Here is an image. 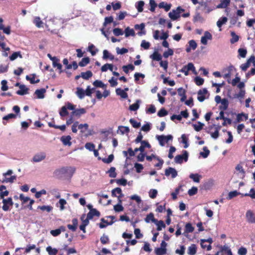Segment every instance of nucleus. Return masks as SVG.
Segmentation results:
<instances>
[{"label": "nucleus", "mask_w": 255, "mask_h": 255, "mask_svg": "<svg viewBox=\"0 0 255 255\" xmlns=\"http://www.w3.org/2000/svg\"><path fill=\"white\" fill-rule=\"evenodd\" d=\"M75 169L72 167H61L57 169L55 171L56 175H62L63 174H73L74 173Z\"/></svg>", "instance_id": "f257e3e1"}, {"label": "nucleus", "mask_w": 255, "mask_h": 255, "mask_svg": "<svg viewBox=\"0 0 255 255\" xmlns=\"http://www.w3.org/2000/svg\"><path fill=\"white\" fill-rule=\"evenodd\" d=\"M2 202L3 203L2 209L4 211L10 210L13 205V202L11 197L3 199Z\"/></svg>", "instance_id": "f03ea898"}, {"label": "nucleus", "mask_w": 255, "mask_h": 255, "mask_svg": "<svg viewBox=\"0 0 255 255\" xmlns=\"http://www.w3.org/2000/svg\"><path fill=\"white\" fill-rule=\"evenodd\" d=\"M156 138L159 141V144L161 146H163L166 142H167L170 140H172L173 137L171 135H168L166 136L164 135H157L156 136Z\"/></svg>", "instance_id": "7ed1b4c3"}, {"label": "nucleus", "mask_w": 255, "mask_h": 255, "mask_svg": "<svg viewBox=\"0 0 255 255\" xmlns=\"http://www.w3.org/2000/svg\"><path fill=\"white\" fill-rule=\"evenodd\" d=\"M188 158V153L186 150H184L183 154L176 155L174 158V161L176 163H181L183 160L187 161Z\"/></svg>", "instance_id": "20e7f679"}, {"label": "nucleus", "mask_w": 255, "mask_h": 255, "mask_svg": "<svg viewBox=\"0 0 255 255\" xmlns=\"http://www.w3.org/2000/svg\"><path fill=\"white\" fill-rule=\"evenodd\" d=\"M108 218H111L112 220L110 222H108L107 220H105L104 218L101 219V223L99 224V227L101 229L106 228L108 225H112L115 221H113L115 219L114 216H109Z\"/></svg>", "instance_id": "39448f33"}, {"label": "nucleus", "mask_w": 255, "mask_h": 255, "mask_svg": "<svg viewBox=\"0 0 255 255\" xmlns=\"http://www.w3.org/2000/svg\"><path fill=\"white\" fill-rule=\"evenodd\" d=\"M46 157V154L44 152H40L35 154L31 161L33 162H39L43 160Z\"/></svg>", "instance_id": "423d86ee"}, {"label": "nucleus", "mask_w": 255, "mask_h": 255, "mask_svg": "<svg viewBox=\"0 0 255 255\" xmlns=\"http://www.w3.org/2000/svg\"><path fill=\"white\" fill-rule=\"evenodd\" d=\"M212 39V34L208 31L204 32V35L201 37V42L204 45H207L208 40H211Z\"/></svg>", "instance_id": "0eeeda50"}, {"label": "nucleus", "mask_w": 255, "mask_h": 255, "mask_svg": "<svg viewBox=\"0 0 255 255\" xmlns=\"http://www.w3.org/2000/svg\"><path fill=\"white\" fill-rule=\"evenodd\" d=\"M198 97L197 99L200 102H203L205 99V95H207L208 94V91L206 88H204L202 90H200L198 92Z\"/></svg>", "instance_id": "6e6552de"}, {"label": "nucleus", "mask_w": 255, "mask_h": 255, "mask_svg": "<svg viewBox=\"0 0 255 255\" xmlns=\"http://www.w3.org/2000/svg\"><path fill=\"white\" fill-rule=\"evenodd\" d=\"M246 217L247 220L249 223L252 224L255 223V216L252 211H247L246 214Z\"/></svg>", "instance_id": "1a4fd4ad"}, {"label": "nucleus", "mask_w": 255, "mask_h": 255, "mask_svg": "<svg viewBox=\"0 0 255 255\" xmlns=\"http://www.w3.org/2000/svg\"><path fill=\"white\" fill-rule=\"evenodd\" d=\"M199 4L201 7H203V9L205 11V12L207 13H209L213 10V9L208 6L207 1H205L203 0H201L199 1Z\"/></svg>", "instance_id": "9d476101"}, {"label": "nucleus", "mask_w": 255, "mask_h": 255, "mask_svg": "<svg viewBox=\"0 0 255 255\" xmlns=\"http://www.w3.org/2000/svg\"><path fill=\"white\" fill-rule=\"evenodd\" d=\"M189 45L186 48L187 53L191 52V50H194L197 46V43L194 40H191L188 42Z\"/></svg>", "instance_id": "9b49d317"}, {"label": "nucleus", "mask_w": 255, "mask_h": 255, "mask_svg": "<svg viewBox=\"0 0 255 255\" xmlns=\"http://www.w3.org/2000/svg\"><path fill=\"white\" fill-rule=\"evenodd\" d=\"M217 120L222 119L224 121V123L222 124L223 126H226V121H227V124L229 125H231L232 124V120L227 118H225L224 117V111H222L220 112L219 116L216 118Z\"/></svg>", "instance_id": "f8f14e48"}, {"label": "nucleus", "mask_w": 255, "mask_h": 255, "mask_svg": "<svg viewBox=\"0 0 255 255\" xmlns=\"http://www.w3.org/2000/svg\"><path fill=\"white\" fill-rule=\"evenodd\" d=\"M66 230L64 226H60L58 229L52 230L50 231V234L54 237H57L62 232H65Z\"/></svg>", "instance_id": "ddd939ff"}, {"label": "nucleus", "mask_w": 255, "mask_h": 255, "mask_svg": "<svg viewBox=\"0 0 255 255\" xmlns=\"http://www.w3.org/2000/svg\"><path fill=\"white\" fill-rule=\"evenodd\" d=\"M71 140V137L70 135L62 136L60 138V140L64 145L71 146L72 144Z\"/></svg>", "instance_id": "4468645a"}, {"label": "nucleus", "mask_w": 255, "mask_h": 255, "mask_svg": "<svg viewBox=\"0 0 255 255\" xmlns=\"http://www.w3.org/2000/svg\"><path fill=\"white\" fill-rule=\"evenodd\" d=\"M72 225L68 224V228L73 232H75L77 228L78 221L77 218H74L72 220Z\"/></svg>", "instance_id": "2eb2a0df"}, {"label": "nucleus", "mask_w": 255, "mask_h": 255, "mask_svg": "<svg viewBox=\"0 0 255 255\" xmlns=\"http://www.w3.org/2000/svg\"><path fill=\"white\" fill-rule=\"evenodd\" d=\"M29 89L24 85L20 86L19 90L17 91L16 93L18 95H24L28 93Z\"/></svg>", "instance_id": "dca6fc26"}, {"label": "nucleus", "mask_w": 255, "mask_h": 255, "mask_svg": "<svg viewBox=\"0 0 255 255\" xmlns=\"http://www.w3.org/2000/svg\"><path fill=\"white\" fill-rule=\"evenodd\" d=\"M46 92V90L44 88L37 89L35 91L34 94L36 96L38 99H43L45 97L44 94Z\"/></svg>", "instance_id": "f3484780"}, {"label": "nucleus", "mask_w": 255, "mask_h": 255, "mask_svg": "<svg viewBox=\"0 0 255 255\" xmlns=\"http://www.w3.org/2000/svg\"><path fill=\"white\" fill-rule=\"evenodd\" d=\"M100 215V212L96 209L91 210L87 214L89 219H93L94 216L99 217Z\"/></svg>", "instance_id": "a211bd4d"}, {"label": "nucleus", "mask_w": 255, "mask_h": 255, "mask_svg": "<svg viewBox=\"0 0 255 255\" xmlns=\"http://www.w3.org/2000/svg\"><path fill=\"white\" fill-rule=\"evenodd\" d=\"M141 145L139 147V151L141 152H144V149L145 148H150L151 147L150 144L146 140L141 141Z\"/></svg>", "instance_id": "6ab92c4d"}, {"label": "nucleus", "mask_w": 255, "mask_h": 255, "mask_svg": "<svg viewBox=\"0 0 255 255\" xmlns=\"http://www.w3.org/2000/svg\"><path fill=\"white\" fill-rule=\"evenodd\" d=\"M177 92L179 96L181 97L180 101L181 102L185 101V100L186 99L185 90L183 89V88L180 87L177 89Z\"/></svg>", "instance_id": "aec40b11"}, {"label": "nucleus", "mask_w": 255, "mask_h": 255, "mask_svg": "<svg viewBox=\"0 0 255 255\" xmlns=\"http://www.w3.org/2000/svg\"><path fill=\"white\" fill-rule=\"evenodd\" d=\"M112 194L113 196L117 197L120 199L122 195V189L119 187L116 188L112 190Z\"/></svg>", "instance_id": "412c9836"}, {"label": "nucleus", "mask_w": 255, "mask_h": 255, "mask_svg": "<svg viewBox=\"0 0 255 255\" xmlns=\"http://www.w3.org/2000/svg\"><path fill=\"white\" fill-rule=\"evenodd\" d=\"M231 0H221L220 3L217 6L218 8H226L230 4Z\"/></svg>", "instance_id": "4be33fe9"}, {"label": "nucleus", "mask_w": 255, "mask_h": 255, "mask_svg": "<svg viewBox=\"0 0 255 255\" xmlns=\"http://www.w3.org/2000/svg\"><path fill=\"white\" fill-rule=\"evenodd\" d=\"M214 184V180L212 179H210L204 183L203 187L205 190H209L213 187Z\"/></svg>", "instance_id": "5701e85b"}, {"label": "nucleus", "mask_w": 255, "mask_h": 255, "mask_svg": "<svg viewBox=\"0 0 255 255\" xmlns=\"http://www.w3.org/2000/svg\"><path fill=\"white\" fill-rule=\"evenodd\" d=\"M158 7L160 8H164L166 11H168L170 10L171 7V4L162 1L159 3Z\"/></svg>", "instance_id": "b1692460"}, {"label": "nucleus", "mask_w": 255, "mask_h": 255, "mask_svg": "<svg viewBox=\"0 0 255 255\" xmlns=\"http://www.w3.org/2000/svg\"><path fill=\"white\" fill-rule=\"evenodd\" d=\"M59 62L60 60L58 58H56L55 60L52 61V65L53 67H56L58 70H59V72L61 73L62 72V65H61V64L59 63Z\"/></svg>", "instance_id": "393cba45"}, {"label": "nucleus", "mask_w": 255, "mask_h": 255, "mask_svg": "<svg viewBox=\"0 0 255 255\" xmlns=\"http://www.w3.org/2000/svg\"><path fill=\"white\" fill-rule=\"evenodd\" d=\"M103 59L106 60L108 59L113 60L114 59V56L111 54L107 50H104L103 51Z\"/></svg>", "instance_id": "a878e982"}, {"label": "nucleus", "mask_w": 255, "mask_h": 255, "mask_svg": "<svg viewBox=\"0 0 255 255\" xmlns=\"http://www.w3.org/2000/svg\"><path fill=\"white\" fill-rule=\"evenodd\" d=\"M76 94L80 99H83L86 95L85 90L80 87L77 88Z\"/></svg>", "instance_id": "bb28decb"}, {"label": "nucleus", "mask_w": 255, "mask_h": 255, "mask_svg": "<svg viewBox=\"0 0 255 255\" xmlns=\"http://www.w3.org/2000/svg\"><path fill=\"white\" fill-rule=\"evenodd\" d=\"M116 94L118 95H119L121 97V98L123 99H126L128 98V94L125 92V90L121 89V88H117L116 90Z\"/></svg>", "instance_id": "cd10ccee"}, {"label": "nucleus", "mask_w": 255, "mask_h": 255, "mask_svg": "<svg viewBox=\"0 0 255 255\" xmlns=\"http://www.w3.org/2000/svg\"><path fill=\"white\" fill-rule=\"evenodd\" d=\"M86 112V110L84 108H81L74 110L72 112V115H75L78 117H80L81 115L85 114Z\"/></svg>", "instance_id": "c85d7f7f"}, {"label": "nucleus", "mask_w": 255, "mask_h": 255, "mask_svg": "<svg viewBox=\"0 0 255 255\" xmlns=\"http://www.w3.org/2000/svg\"><path fill=\"white\" fill-rule=\"evenodd\" d=\"M93 85L97 88H102L103 89H106L107 88L106 85L104 84L102 81L100 80H97L95 81L93 83Z\"/></svg>", "instance_id": "c756f323"}, {"label": "nucleus", "mask_w": 255, "mask_h": 255, "mask_svg": "<svg viewBox=\"0 0 255 255\" xmlns=\"http://www.w3.org/2000/svg\"><path fill=\"white\" fill-rule=\"evenodd\" d=\"M165 175H177V172L175 169L172 167H169L165 170Z\"/></svg>", "instance_id": "7c9ffc66"}, {"label": "nucleus", "mask_w": 255, "mask_h": 255, "mask_svg": "<svg viewBox=\"0 0 255 255\" xmlns=\"http://www.w3.org/2000/svg\"><path fill=\"white\" fill-rule=\"evenodd\" d=\"M125 37H128L129 36H133L135 35V32L133 29L130 28L129 27H127L125 30Z\"/></svg>", "instance_id": "2f4dec72"}, {"label": "nucleus", "mask_w": 255, "mask_h": 255, "mask_svg": "<svg viewBox=\"0 0 255 255\" xmlns=\"http://www.w3.org/2000/svg\"><path fill=\"white\" fill-rule=\"evenodd\" d=\"M145 221L146 223H149L150 221L156 223V222H157V220L154 218L153 214L152 213H150L146 216L145 218Z\"/></svg>", "instance_id": "473e14b6"}, {"label": "nucleus", "mask_w": 255, "mask_h": 255, "mask_svg": "<svg viewBox=\"0 0 255 255\" xmlns=\"http://www.w3.org/2000/svg\"><path fill=\"white\" fill-rule=\"evenodd\" d=\"M197 252V248L195 244H192L188 249V254L190 255H194Z\"/></svg>", "instance_id": "72a5a7b5"}, {"label": "nucleus", "mask_w": 255, "mask_h": 255, "mask_svg": "<svg viewBox=\"0 0 255 255\" xmlns=\"http://www.w3.org/2000/svg\"><path fill=\"white\" fill-rule=\"evenodd\" d=\"M221 105H222L220 107V109L223 111L226 110L229 105L228 100L225 98L223 99L221 102Z\"/></svg>", "instance_id": "f704fd0d"}, {"label": "nucleus", "mask_w": 255, "mask_h": 255, "mask_svg": "<svg viewBox=\"0 0 255 255\" xmlns=\"http://www.w3.org/2000/svg\"><path fill=\"white\" fill-rule=\"evenodd\" d=\"M150 57L153 60L157 61H160L162 59L161 55L156 51L154 52L152 55H151Z\"/></svg>", "instance_id": "c9c22d12"}, {"label": "nucleus", "mask_w": 255, "mask_h": 255, "mask_svg": "<svg viewBox=\"0 0 255 255\" xmlns=\"http://www.w3.org/2000/svg\"><path fill=\"white\" fill-rule=\"evenodd\" d=\"M194 230V228L192 226L191 223H188L185 225L184 233H192Z\"/></svg>", "instance_id": "e433bc0d"}, {"label": "nucleus", "mask_w": 255, "mask_h": 255, "mask_svg": "<svg viewBox=\"0 0 255 255\" xmlns=\"http://www.w3.org/2000/svg\"><path fill=\"white\" fill-rule=\"evenodd\" d=\"M119 131H120L122 134H124L128 133L129 132V128L128 127L121 126L118 127V132Z\"/></svg>", "instance_id": "4c0bfd02"}, {"label": "nucleus", "mask_w": 255, "mask_h": 255, "mask_svg": "<svg viewBox=\"0 0 255 255\" xmlns=\"http://www.w3.org/2000/svg\"><path fill=\"white\" fill-rule=\"evenodd\" d=\"M140 102V100H137L135 103L131 105L129 107V110L131 111H137L139 109Z\"/></svg>", "instance_id": "58836bf2"}, {"label": "nucleus", "mask_w": 255, "mask_h": 255, "mask_svg": "<svg viewBox=\"0 0 255 255\" xmlns=\"http://www.w3.org/2000/svg\"><path fill=\"white\" fill-rule=\"evenodd\" d=\"M93 75V73L91 71H87L86 72L81 73V77L85 80H88Z\"/></svg>", "instance_id": "ea45409f"}, {"label": "nucleus", "mask_w": 255, "mask_h": 255, "mask_svg": "<svg viewBox=\"0 0 255 255\" xmlns=\"http://www.w3.org/2000/svg\"><path fill=\"white\" fill-rule=\"evenodd\" d=\"M227 20L228 19L226 17H222L220 18L217 22V26L219 28H221L223 24L226 23Z\"/></svg>", "instance_id": "a19ab883"}, {"label": "nucleus", "mask_w": 255, "mask_h": 255, "mask_svg": "<svg viewBox=\"0 0 255 255\" xmlns=\"http://www.w3.org/2000/svg\"><path fill=\"white\" fill-rule=\"evenodd\" d=\"M192 126L196 131H199L203 128L204 124L200 122H198L197 124H193Z\"/></svg>", "instance_id": "79ce46f5"}, {"label": "nucleus", "mask_w": 255, "mask_h": 255, "mask_svg": "<svg viewBox=\"0 0 255 255\" xmlns=\"http://www.w3.org/2000/svg\"><path fill=\"white\" fill-rule=\"evenodd\" d=\"M168 16L172 20H176L179 18V15L176 11H174V9H173L171 11L169 12Z\"/></svg>", "instance_id": "37998d69"}, {"label": "nucleus", "mask_w": 255, "mask_h": 255, "mask_svg": "<svg viewBox=\"0 0 255 255\" xmlns=\"http://www.w3.org/2000/svg\"><path fill=\"white\" fill-rule=\"evenodd\" d=\"M38 209H40L42 211H47V212H50L52 211L53 209V207L51 206L48 205V206H39L37 207Z\"/></svg>", "instance_id": "c03bdc74"}, {"label": "nucleus", "mask_w": 255, "mask_h": 255, "mask_svg": "<svg viewBox=\"0 0 255 255\" xmlns=\"http://www.w3.org/2000/svg\"><path fill=\"white\" fill-rule=\"evenodd\" d=\"M248 115H246L244 113L239 114L237 115V120L238 122H240L241 121H243L244 120H247L248 119Z\"/></svg>", "instance_id": "a18cd8bd"}, {"label": "nucleus", "mask_w": 255, "mask_h": 255, "mask_svg": "<svg viewBox=\"0 0 255 255\" xmlns=\"http://www.w3.org/2000/svg\"><path fill=\"white\" fill-rule=\"evenodd\" d=\"M156 226H157V230L158 231H160L162 230V228H165V224H164V222L162 220L158 221L157 222H156V223H154Z\"/></svg>", "instance_id": "49530a36"}, {"label": "nucleus", "mask_w": 255, "mask_h": 255, "mask_svg": "<svg viewBox=\"0 0 255 255\" xmlns=\"http://www.w3.org/2000/svg\"><path fill=\"white\" fill-rule=\"evenodd\" d=\"M167 250L163 248H158L155 249V252L156 255H164L166 254Z\"/></svg>", "instance_id": "de8ad7c7"}, {"label": "nucleus", "mask_w": 255, "mask_h": 255, "mask_svg": "<svg viewBox=\"0 0 255 255\" xmlns=\"http://www.w3.org/2000/svg\"><path fill=\"white\" fill-rule=\"evenodd\" d=\"M134 69V67L132 64H128L123 66V71L127 74L128 73L129 70L133 71Z\"/></svg>", "instance_id": "09e8293b"}, {"label": "nucleus", "mask_w": 255, "mask_h": 255, "mask_svg": "<svg viewBox=\"0 0 255 255\" xmlns=\"http://www.w3.org/2000/svg\"><path fill=\"white\" fill-rule=\"evenodd\" d=\"M46 251L49 255H56L58 253V250L56 249H53L50 246L46 248Z\"/></svg>", "instance_id": "8fccbe9b"}, {"label": "nucleus", "mask_w": 255, "mask_h": 255, "mask_svg": "<svg viewBox=\"0 0 255 255\" xmlns=\"http://www.w3.org/2000/svg\"><path fill=\"white\" fill-rule=\"evenodd\" d=\"M240 194V193L238 192L237 191H231L229 193L227 197V199L228 200H231L232 198L237 196L238 195H239Z\"/></svg>", "instance_id": "3c124183"}, {"label": "nucleus", "mask_w": 255, "mask_h": 255, "mask_svg": "<svg viewBox=\"0 0 255 255\" xmlns=\"http://www.w3.org/2000/svg\"><path fill=\"white\" fill-rule=\"evenodd\" d=\"M231 35L232 36V38L230 40V42L232 44H234L238 41L239 39V36L236 35L234 32H231Z\"/></svg>", "instance_id": "603ef678"}, {"label": "nucleus", "mask_w": 255, "mask_h": 255, "mask_svg": "<svg viewBox=\"0 0 255 255\" xmlns=\"http://www.w3.org/2000/svg\"><path fill=\"white\" fill-rule=\"evenodd\" d=\"M122 201L119 199V203L116 205L114 206V210L116 212H121L124 210V207L121 205Z\"/></svg>", "instance_id": "864d4df0"}, {"label": "nucleus", "mask_w": 255, "mask_h": 255, "mask_svg": "<svg viewBox=\"0 0 255 255\" xmlns=\"http://www.w3.org/2000/svg\"><path fill=\"white\" fill-rule=\"evenodd\" d=\"M34 23L35 24V25L38 27H41L43 26V22L41 20L40 18L38 16L35 17L34 19Z\"/></svg>", "instance_id": "5fc2aeb1"}, {"label": "nucleus", "mask_w": 255, "mask_h": 255, "mask_svg": "<svg viewBox=\"0 0 255 255\" xmlns=\"http://www.w3.org/2000/svg\"><path fill=\"white\" fill-rule=\"evenodd\" d=\"M90 62V59L88 57L82 58L81 61L79 63V65L81 67H84L87 65Z\"/></svg>", "instance_id": "6e6d98bb"}, {"label": "nucleus", "mask_w": 255, "mask_h": 255, "mask_svg": "<svg viewBox=\"0 0 255 255\" xmlns=\"http://www.w3.org/2000/svg\"><path fill=\"white\" fill-rule=\"evenodd\" d=\"M144 4V2L142 0L139 1L136 3V7L138 12H142L143 11V7Z\"/></svg>", "instance_id": "4d7b16f0"}, {"label": "nucleus", "mask_w": 255, "mask_h": 255, "mask_svg": "<svg viewBox=\"0 0 255 255\" xmlns=\"http://www.w3.org/2000/svg\"><path fill=\"white\" fill-rule=\"evenodd\" d=\"M134 80L135 81L138 83L141 84V83L139 81V78H144L145 76L144 74L140 73H135L134 75Z\"/></svg>", "instance_id": "13d9d810"}, {"label": "nucleus", "mask_w": 255, "mask_h": 255, "mask_svg": "<svg viewBox=\"0 0 255 255\" xmlns=\"http://www.w3.org/2000/svg\"><path fill=\"white\" fill-rule=\"evenodd\" d=\"M203 150H204V151L201 152L200 153V154L203 158H207L210 153V151H209V150L208 149V148L206 146H204L203 147Z\"/></svg>", "instance_id": "bf43d9fd"}, {"label": "nucleus", "mask_w": 255, "mask_h": 255, "mask_svg": "<svg viewBox=\"0 0 255 255\" xmlns=\"http://www.w3.org/2000/svg\"><path fill=\"white\" fill-rule=\"evenodd\" d=\"M184 66L186 68V69H187V70L188 71H191L194 73H195L196 74H197V73L196 72L195 68L193 63H189L187 65H185Z\"/></svg>", "instance_id": "052dcab7"}, {"label": "nucleus", "mask_w": 255, "mask_h": 255, "mask_svg": "<svg viewBox=\"0 0 255 255\" xmlns=\"http://www.w3.org/2000/svg\"><path fill=\"white\" fill-rule=\"evenodd\" d=\"M157 208L155 211L158 213H162L164 210H165L166 203H164L163 205H159V203L156 204Z\"/></svg>", "instance_id": "680f3d73"}, {"label": "nucleus", "mask_w": 255, "mask_h": 255, "mask_svg": "<svg viewBox=\"0 0 255 255\" xmlns=\"http://www.w3.org/2000/svg\"><path fill=\"white\" fill-rule=\"evenodd\" d=\"M18 57L20 58H22V56L20 54V52H14L10 57L9 59L11 61H13L15 60Z\"/></svg>", "instance_id": "e2e57ef3"}, {"label": "nucleus", "mask_w": 255, "mask_h": 255, "mask_svg": "<svg viewBox=\"0 0 255 255\" xmlns=\"http://www.w3.org/2000/svg\"><path fill=\"white\" fill-rule=\"evenodd\" d=\"M129 123L132 125V126L134 128H138L140 126V123L139 122H136L133 119H130L129 120Z\"/></svg>", "instance_id": "0e129e2a"}, {"label": "nucleus", "mask_w": 255, "mask_h": 255, "mask_svg": "<svg viewBox=\"0 0 255 255\" xmlns=\"http://www.w3.org/2000/svg\"><path fill=\"white\" fill-rule=\"evenodd\" d=\"M239 55L242 58H245L246 56L247 51L244 48H239L238 49Z\"/></svg>", "instance_id": "69168bd1"}, {"label": "nucleus", "mask_w": 255, "mask_h": 255, "mask_svg": "<svg viewBox=\"0 0 255 255\" xmlns=\"http://www.w3.org/2000/svg\"><path fill=\"white\" fill-rule=\"evenodd\" d=\"M113 33L115 36H118L123 35L124 32L122 29L119 28H115L113 29Z\"/></svg>", "instance_id": "338daca9"}, {"label": "nucleus", "mask_w": 255, "mask_h": 255, "mask_svg": "<svg viewBox=\"0 0 255 255\" xmlns=\"http://www.w3.org/2000/svg\"><path fill=\"white\" fill-rule=\"evenodd\" d=\"M221 251L226 252L227 255H233L231 250L227 246H224L222 247Z\"/></svg>", "instance_id": "774afa93"}]
</instances>
